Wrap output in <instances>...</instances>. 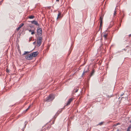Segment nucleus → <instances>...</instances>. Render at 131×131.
Returning a JSON list of instances; mask_svg holds the SVG:
<instances>
[{
    "instance_id": "473e14b6",
    "label": "nucleus",
    "mask_w": 131,
    "mask_h": 131,
    "mask_svg": "<svg viewBox=\"0 0 131 131\" xmlns=\"http://www.w3.org/2000/svg\"><path fill=\"white\" fill-rule=\"evenodd\" d=\"M54 117H55V118H56V117H55V116H54Z\"/></svg>"
},
{
    "instance_id": "423d86ee",
    "label": "nucleus",
    "mask_w": 131,
    "mask_h": 131,
    "mask_svg": "<svg viewBox=\"0 0 131 131\" xmlns=\"http://www.w3.org/2000/svg\"><path fill=\"white\" fill-rule=\"evenodd\" d=\"M73 99V98H71L68 101L66 105L68 106L70 104L71 102L72 101Z\"/></svg>"
},
{
    "instance_id": "20e7f679",
    "label": "nucleus",
    "mask_w": 131,
    "mask_h": 131,
    "mask_svg": "<svg viewBox=\"0 0 131 131\" xmlns=\"http://www.w3.org/2000/svg\"><path fill=\"white\" fill-rule=\"evenodd\" d=\"M32 54H29L25 56V58L28 60H30L32 59Z\"/></svg>"
},
{
    "instance_id": "bb28decb",
    "label": "nucleus",
    "mask_w": 131,
    "mask_h": 131,
    "mask_svg": "<svg viewBox=\"0 0 131 131\" xmlns=\"http://www.w3.org/2000/svg\"><path fill=\"white\" fill-rule=\"evenodd\" d=\"M7 71V72H8L9 71L8 70H7V71Z\"/></svg>"
},
{
    "instance_id": "a878e982",
    "label": "nucleus",
    "mask_w": 131,
    "mask_h": 131,
    "mask_svg": "<svg viewBox=\"0 0 131 131\" xmlns=\"http://www.w3.org/2000/svg\"><path fill=\"white\" fill-rule=\"evenodd\" d=\"M126 131H130V130L129 129H127Z\"/></svg>"
},
{
    "instance_id": "5701e85b",
    "label": "nucleus",
    "mask_w": 131,
    "mask_h": 131,
    "mask_svg": "<svg viewBox=\"0 0 131 131\" xmlns=\"http://www.w3.org/2000/svg\"><path fill=\"white\" fill-rule=\"evenodd\" d=\"M119 124V123H116V124L114 125L115 126H116L117 125H118Z\"/></svg>"
},
{
    "instance_id": "4be33fe9",
    "label": "nucleus",
    "mask_w": 131,
    "mask_h": 131,
    "mask_svg": "<svg viewBox=\"0 0 131 131\" xmlns=\"http://www.w3.org/2000/svg\"><path fill=\"white\" fill-rule=\"evenodd\" d=\"M103 122H101L99 124V125H102V124H103Z\"/></svg>"
},
{
    "instance_id": "7c9ffc66",
    "label": "nucleus",
    "mask_w": 131,
    "mask_h": 131,
    "mask_svg": "<svg viewBox=\"0 0 131 131\" xmlns=\"http://www.w3.org/2000/svg\"><path fill=\"white\" fill-rule=\"evenodd\" d=\"M123 94H121V96H122V95H123Z\"/></svg>"
},
{
    "instance_id": "72a5a7b5",
    "label": "nucleus",
    "mask_w": 131,
    "mask_h": 131,
    "mask_svg": "<svg viewBox=\"0 0 131 131\" xmlns=\"http://www.w3.org/2000/svg\"><path fill=\"white\" fill-rule=\"evenodd\" d=\"M109 28H110V26H109Z\"/></svg>"
},
{
    "instance_id": "39448f33",
    "label": "nucleus",
    "mask_w": 131,
    "mask_h": 131,
    "mask_svg": "<svg viewBox=\"0 0 131 131\" xmlns=\"http://www.w3.org/2000/svg\"><path fill=\"white\" fill-rule=\"evenodd\" d=\"M89 67H87V69L85 70V69H84L83 72L82 73V76H83V75H84L85 73H86L87 72H89Z\"/></svg>"
},
{
    "instance_id": "f257e3e1",
    "label": "nucleus",
    "mask_w": 131,
    "mask_h": 131,
    "mask_svg": "<svg viewBox=\"0 0 131 131\" xmlns=\"http://www.w3.org/2000/svg\"><path fill=\"white\" fill-rule=\"evenodd\" d=\"M54 98V96L52 94H50L45 99V101L49 102L52 101Z\"/></svg>"
},
{
    "instance_id": "7ed1b4c3",
    "label": "nucleus",
    "mask_w": 131,
    "mask_h": 131,
    "mask_svg": "<svg viewBox=\"0 0 131 131\" xmlns=\"http://www.w3.org/2000/svg\"><path fill=\"white\" fill-rule=\"evenodd\" d=\"M37 31L38 35H40V36L41 35L42 29L41 28L39 27L37 28Z\"/></svg>"
},
{
    "instance_id": "9b49d317",
    "label": "nucleus",
    "mask_w": 131,
    "mask_h": 131,
    "mask_svg": "<svg viewBox=\"0 0 131 131\" xmlns=\"http://www.w3.org/2000/svg\"><path fill=\"white\" fill-rule=\"evenodd\" d=\"M24 25V24L23 23H22L20 24L19 26L18 27V28H17V30H19L20 28L23 25Z\"/></svg>"
},
{
    "instance_id": "dca6fc26",
    "label": "nucleus",
    "mask_w": 131,
    "mask_h": 131,
    "mask_svg": "<svg viewBox=\"0 0 131 131\" xmlns=\"http://www.w3.org/2000/svg\"><path fill=\"white\" fill-rule=\"evenodd\" d=\"M116 8H115V10L114 11V15H115L116 14Z\"/></svg>"
},
{
    "instance_id": "cd10ccee",
    "label": "nucleus",
    "mask_w": 131,
    "mask_h": 131,
    "mask_svg": "<svg viewBox=\"0 0 131 131\" xmlns=\"http://www.w3.org/2000/svg\"><path fill=\"white\" fill-rule=\"evenodd\" d=\"M52 124H54V121H53L52 122Z\"/></svg>"
},
{
    "instance_id": "c85d7f7f",
    "label": "nucleus",
    "mask_w": 131,
    "mask_h": 131,
    "mask_svg": "<svg viewBox=\"0 0 131 131\" xmlns=\"http://www.w3.org/2000/svg\"><path fill=\"white\" fill-rule=\"evenodd\" d=\"M129 37H131V34L129 35Z\"/></svg>"
},
{
    "instance_id": "f8f14e48",
    "label": "nucleus",
    "mask_w": 131,
    "mask_h": 131,
    "mask_svg": "<svg viewBox=\"0 0 131 131\" xmlns=\"http://www.w3.org/2000/svg\"><path fill=\"white\" fill-rule=\"evenodd\" d=\"M100 19H101V22H100V26H102V18L101 17H100Z\"/></svg>"
},
{
    "instance_id": "f03ea898",
    "label": "nucleus",
    "mask_w": 131,
    "mask_h": 131,
    "mask_svg": "<svg viewBox=\"0 0 131 131\" xmlns=\"http://www.w3.org/2000/svg\"><path fill=\"white\" fill-rule=\"evenodd\" d=\"M42 40V37L40 36L38 37L37 38V44L38 47L40 46L41 45Z\"/></svg>"
},
{
    "instance_id": "4468645a",
    "label": "nucleus",
    "mask_w": 131,
    "mask_h": 131,
    "mask_svg": "<svg viewBox=\"0 0 131 131\" xmlns=\"http://www.w3.org/2000/svg\"><path fill=\"white\" fill-rule=\"evenodd\" d=\"M30 52L29 51H25L23 55H26L27 53H29Z\"/></svg>"
},
{
    "instance_id": "a211bd4d",
    "label": "nucleus",
    "mask_w": 131,
    "mask_h": 131,
    "mask_svg": "<svg viewBox=\"0 0 131 131\" xmlns=\"http://www.w3.org/2000/svg\"><path fill=\"white\" fill-rule=\"evenodd\" d=\"M76 89V90H75V91L74 92L75 93L77 92H78V88L77 87V88Z\"/></svg>"
},
{
    "instance_id": "ddd939ff",
    "label": "nucleus",
    "mask_w": 131,
    "mask_h": 131,
    "mask_svg": "<svg viewBox=\"0 0 131 131\" xmlns=\"http://www.w3.org/2000/svg\"><path fill=\"white\" fill-rule=\"evenodd\" d=\"M34 17V16H30L28 18L30 19H32Z\"/></svg>"
},
{
    "instance_id": "f704fd0d",
    "label": "nucleus",
    "mask_w": 131,
    "mask_h": 131,
    "mask_svg": "<svg viewBox=\"0 0 131 131\" xmlns=\"http://www.w3.org/2000/svg\"><path fill=\"white\" fill-rule=\"evenodd\" d=\"M109 28H110V26H109Z\"/></svg>"
},
{
    "instance_id": "393cba45",
    "label": "nucleus",
    "mask_w": 131,
    "mask_h": 131,
    "mask_svg": "<svg viewBox=\"0 0 131 131\" xmlns=\"http://www.w3.org/2000/svg\"><path fill=\"white\" fill-rule=\"evenodd\" d=\"M28 30L29 32H31L32 31L31 30V29H29V30Z\"/></svg>"
},
{
    "instance_id": "f3484780",
    "label": "nucleus",
    "mask_w": 131,
    "mask_h": 131,
    "mask_svg": "<svg viewBox=\"0 0 131 131\" xmlns=\"http://www.w3.org/2000/svg\"><path fill=\"white\" fill-rule=\"evenodd\" d=\"M107 35L106 34H105L104 35V38L105 39H106Z\"/></svg>"
},
{
    "instance_id": "9d476101",
    "label": "nucleus",
    "mask_w": 131,
    "mask_h": 131,
    "mask_svg": "<svg viewBox=\"0 0 131 131\" xmlns=\"http://www.w3.org/2000/svg\"><path fill=\"white\" fill-rule=\"evenodd\" d=\"M31 23L35 25H37L38 26L39 25V24L35 20L32 21H31Z\"/></svg>"
},
{
    "instance_id": "aec40b11",
    "label": "nucleus",
    "mask_w": 131,
    "mask_h": 131,
    "mask_svg": "<svg viewBox=\"0 0 131 131\" xmlns=\"http://www.w3.org/2000/svg\"><path fill=\"white\" fill-rule=\"evenodd\" d=\"M27 122H25V127L26 125L27 124Z\"/></svg>"
},
{
    "instance_id": "6ab92c4d",
    "label": "nucleus",
    "mask_w": 131,
    "mask_h": 131,
    "mask_svg": "<svg viewBox=\"0 0 131 131\" xmlns=\"http://www.w3.org/2000/svg\"><path fill=\"white\" fill-rule=\"evenodd\" d=\"M35 34V32L34 30L32 31V32H31V34L32 35H33Z\"/></svg>"
},
{
    "instance_id": "1a4fd4ad",
    "label": "nucleus",
    "mask_w": 131,
    "mask_h": 131,
    "mask_svg": "<svg viewBox=\"0 0 131 131\" xmlns=\"http://www.w3.org/2000/svg\"><path fill=\"white\" fill-rule=\"evenodd\" d=\"M95 72V71L94 70H92V71L91 73L90 74V75H89L88 76V79H89V80L91 78V77L93 75L94 73Z\"/></svg>"
},
{
    "instance_id": "0eeeda50",
    "label": "nucleus",
    "mask_w": 131,
    "mask_h": 131,
    "mask_svg": "<svg viewBox=\"0 0 131 131\" xmlns=\"http://www.w3.org/2000/svg\"><path fill=\"white\" fill-rule=\"evenodd\" d=\"M38 54V52L37 51L35 52H33L32 54V55L33 57H35L37 56Z\"/></svg>"
},
{
    "instance_id": "2f4dec72",
    "label": "nucleus",
    "mask_w": 131,
    "mask_h": 131,
    "mask_svg": "<svg viewBox=\"0 0 131 131\" xmlns=\"http://www.w3.org/2000/svg\"><path fill=\"white\" fill-rule=\"evenodd\" d=\"M66 106V105H65V106H64V107H65ZM63 109H64V108H63Z\"/></svg>"
},
{
    "instance_id": "b1692460",
    "label": "nucleus",
    "mask_w": 131,
    "mask_h": 131,
    "mask_svg": "<svg viewBox=\"0 0 131 131\" xmlns=\"http://www.w3.org/2000/svg\"><path fill=\"white\" fill-rule=\"evenodd\" d=\"M36 41H35L34 42H33V44H34V45H35V44H36Z\"/></svg>"
},
{
    "instance_id": "c756f323",
    "label": "nucleus",
    "mask_w": 131,
    "mask_h": 131,
    "mask_svg": "<svg viewBox=\"0 0 131 131\" xmlns=\"http://www.w3.org/2000/svg\"><path fill=\"white\" fill-rule=\"evenodd\" d=\"M56 1H57L59 2V0H56Z\"/></svg>"
},
{
    "instance_id": "2eb2a0df",
    "label": "nucleus",
    "mask_w": 131,
    "mask_h": 131,
    "mask_svg": "<svg viewBox=\"0 0 131 131\" xmlns=\"http://www.w3.org/2000/svg\"><path fill=\"white\" fill-rule=\"evenodd\" d=\"M32 104H31V105H30L28 107V108L26 110V111H27L30 108V107L31 106V105H32Z\"/></svg>"
},
{
    "instance_id": "6e6552de",
    "label": "nucleus",
    "mask_w": 131,
    "mask_h": 131,
    "mask_svg": "<svg viewBox=\"0 0 131 131\" xmlns=\"http://www.w3.org/2000/svg\"><path fill=\"white\" fill-rule=\"evenodd\" d=\"M58 14L57 17V20L59 18H60L62 16H61V13L60 12L59 10L58 11Z\"/></svg>"
},
{
    "instance_id": "412c9836",
    "label": "nucleus",
    "mask_w": 131,
    "mask_h": 131,
    "mask_svg": "<svg viewBox=\"0 0 131 131\" xmlns=\"http://www.w3.org/2000/svg\"><path fill=\"white\" fill-rule=\"evenodd\" d=\"M131 128V125H129L128 127V129H129L130 130V128Z\"/></svg>"
}]
</instances>
